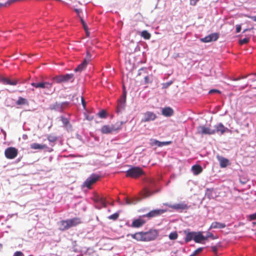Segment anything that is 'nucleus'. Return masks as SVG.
Listing matches in <instances>:
<instances>
[{
	"instance_id": "nucleus-60",
	"label": "nucleus",
	"mask_w": 256,
	"mask_h": 256,
	"mask_svg": "<svg viewBox=\"0 0 256 256\" xmlns=\"http://www.w3.org/2000/svg\"><path fill=\"white\" fill-rule=\"evenodd\" d=\"M248 86V84H246V86L244 87V88L246 86Z\"/></svg>"
},
{
	"instance_id": "nucleus-43",
	"label": "nucleus",
	"mask_w": 256,
	"mask_h": 256,
	"mask_svg": "<svg viewBox=\"0 0 256 256\" xmlns=\"http://www.w3.org/2000/svg\"><path fill=\"white\" fill-rule=\"evenodd\" d=\"M80 21L84 30H86V28H88L86 26V22H84V20L82 18H80Z\"/></svg>"
},
{
	"instance_id": "nucleus-35",
	"label": "nucleus",
	"mask_w": 256,
	"mask_h": 256,
	"mask_svg": "<svg viewBox=\"0 0 256 256\" xmlns=\"http://www.w3.org/2000/svg\"><path fill=\"white\" fill-rule=\"evenodd\" d=\"M151 141V145L152 146H156L158 147H161L160 142H159L158 140H152Z\"/></svg>"
},
{
	"instance_id": "nucleus-4",
	"label": "nucleus",
	"mask_w": 256,
	"mask_h": 256,
	"mask_svg": "<svg viewBox=\"0 0 256 256\" xmlns=\"http://www.w3.org/2000/svg\"><path fill=\"white\" fill-rule=\"evenodd\" d=\"M144 174L143 170L140 167L133 166L126 172V176L137 178Z\"/></svg>"
},
{
	"instance_id": "nucleus-40",
	"label": "nucleus",
	"mask_w": 256,
	"mask_h": 256,
	"mask_svg": "<svg viewBox=\"0 0 256 256\" xmlns=\"http://www.w3.org/2000/svg\"><path fill=\"white\" fill-rule=\"evenodd\" d=\"M144 82L145 84L152 83V80L150 78L149 76H146L144 77Z\"/></svg>"
},
{
	"instance_id": "nucleus-13",
	"label": "nucleus",
	"mask_w": 256,
	"mask_h": 256,
	"mask_svg": "<svg viewBox=\"0 0 256 256\" xmlns=\"http://www.w3.org/2000/svg\"><path fill=\"white\" fill-rule=\"evenodd\" d=\"M100 176L94 174H92L84 182V186L88 188H91V186L94 184L99 179Z\"/></svg>"
},
{
	"instance_id": "nucleus-15",
	"label": "nucleus",
	"mask_w": 256,
	"mask_h": 256,
	"mask_svg": "<svg viewBox=\"0 0 256 256\" xmlns=\"http://www.w3.org/2000/svg\"><path fill=\"white\" fill-rule=\"evenodd\" d=\"M218 38V34L216 32L211 34L210 35L201 38L200 40L203 42H208L212 41H216Z\"/></svg>"
},
{
	"instance_id": "nucleus-45",
	"label": "nucleus",
	"mask_w": 256,
	"mask_h": 256,
	"mask_svg": "<svg viewBox=\"0 0 256 256\" xmlns=\"http://www.w3.org/2000/svg\"><path fill=\"white\" fill-rule=\"evenodd\" d=\"M171 143H172L171 141L160 142L161 147L170 144Z\"/></svg>"
},
{
	"instance_id": "nucleus-56",
	"label": "nucleus",
	"mask_w": 256,
	"mask_h": 256,
	"mask_svg": "<svg viewBox=\"0 0 256 256\" xmlns=\"http://www.w3.org/2000/svg\"><path fill=\"white\" fill-rule=\"evenodd\" d=\"M84 30L86 31V36H90V32L88 31V28H86V29Z\"/></svg>"
},
{
	"instance_id": "nucleus-41",
	"label": "nucleus",
	"mask_w": 256,
	"mask_h": 256,
	"mask_svg": "<svg viewBox=\"0 0 256 256\" xmlns=\"http://www.w3.org/2000/svg\"><path fill=\"white\" fill-rule=\"evenodd\" d=\"M124 98V104H125L126 102V92H125V91L124 92L122 96L120 98L119 100H118V101L123 102Z\"/></svg>"
},
{
	"instance_id": "nucleus-1",
	"label": "nucleus",
	"mask_w": 256,
	"mask_h": 256,
	"mask_svg": "<svg viewBox=\"0 0 256 256\" xmlns=\"http://www.w3.org/2000/svg\"><path fill=\"white\" fill-rule=\"evenodd\" d=\"M82 223V220L80 218H74L71 219L63 220L60 221V230H68L70 228L76 226Z\"/></svg>"
},
{
	"instance_id": "nucleus-5",
	"label": "nucleus",
	"mask_w": 256,
	"mask_h": 256,
	"mask_svg": "<svg viewBox=\"0 0 256 256\" xmlns=\"http://www.w3.org/2000/svg\"><path fill=\"white\" fill-rule=\"evenodd\" d=\"M164 205L180 212H182L184 211L186 212L190 207V206L184 202L174 204L165 203L164 204Z\"/></svg>"
},
{
	"instance_id": "nucleus-61",
	"label": "nucleus",
	"mask_w": 256,
	"mask_h": 256,
	"mask_svg": "<svg viewBox=\"0 0 256 256\" xmlns=\"http://www.w3.org/2000/svg\"><path fill=\"white\" fill-rule=\"evenodd\" d=\"M254 224H256V222H255Z\"/></svg>"
},
{
	"instance_id": "nucleus-29",
	"label": "nucleus",
	"mask_w": 256,
	"mask_h": 256,
	"mask_svg": "<svg viewBox=\"0 0 256 256\" xmlns=\"http://www.w3.org/2000/svg\"><path fill=\"white\" fill-rule=\"evenodd\" d=\"M141 36L145 40H149L150 38L151 34L147 30H143L141 32Z\"/></svg>"
},
{
	"instance_id": "nucleus-57",
	"label": "nucleus",
	"mask_w": 256,
	"mask_h": 256,
	"mask_svg": "<svg viewBox=\"0 0 256 256\" xmlns=\"http://www.w3.org/2000/svg\"><path fill=\"white\" fill-rule=\"evenodd\" d=\"M16 0H10L8 3V4H10L12 2H16Z\"/></svg>"
},
{
	"instance_id": "nucleus-6",
	"label": "nucleus",
	"mask_w": 256,
	"mask_h": 256,
	"mask_svg": "<svg viewBox=\"0 0 256 256\" xmlns=\"http://www.w3.org/2000/svg\"><path fill=\"white\" fill-rule=\"evenodd\" d=\"M18 154V150L14 147H9L4 151L5 156L10 160L14 159Z\"/></svg>"
},
{
	"instance_id": "nucleus-37",
	"label": "nucleus",
	"mask_w": 256,
	"mask_h": 256,
	"mask_svg": "<svg viewBox=\"0 0 256 256\" xmlns=\"http://www.w3.org/2000/svg\"><path fill=\"white\" fill-rule=\"evenodd\" d=\"M212 190H206V196L208 197V198H214V196H212Z\"/></svg>"
},
{
	"instance_id": "nucleus-32",
	"label": "nucleus",
	"mask_w": 256,
	"mask_h": 256,
	"mask_svg": "<svg viewBox=\"0 0 256 256\" xmlns=\"http://www.w3.org/2000/svg\"><path fill=\"white\" fill-rule=\"evenodd\" d=\"M100 202H98L102 206L106 208V198L104 197L101 196L100 199L99 200Z\"/></svg>"
},
{
	"instance_id": "nucleus-34",
	"label": "nucleus",
	"mask_w": 256,
	"mask_h": 256,
	"mask_svg": "<svg viewBox=\"0 0 256 256\" xmlns=\"http://www.w3.org/2000/svg\"><path fill=\"white\" fill-rule=\"evenodd\" d=\"M204 250V248H199L196 250L194 252L190 255V256H196L200 252H201Z\"/></svg>"
},
{
	"instance_id": "nucleus-23",
	"label": "nucleus",
	"mask_w": 256,
	"mask_h": 256,
	"mask_svg": "<svg viewBox=\"0 0 256 256\" xmlns=\"http://www.w3.org/2000/svg\"><path fill=\"white\" fill-rule=\"evenodd\" d=\"M184 233L186 234V236L184 240L186 242H188L192 240H194L195 232H187L186 230H185Z\"/></svg>"
},
{
	"instance_id": "nucleus-12",
	"label": "nucleus",
	"mask_w": 256,
	"mask_h": 256,
	"mask_svg": "<svg viewBox=\"0 0 256 256\" xmlns=\"http://www.w3.org/2000/svg\"><path fill=\"white\" fill-rule=\"evenodd\" d=\"M158 236V232L156 230H150L144 232L145 242L154 240Z\"/></svg>"
},
{
	"instance_id": "nucleus-30",
	"label": "nucleus",
	"mask_w": 256,
	"mask_h": 256,
	"mask_svg": "<svg viewBox=\"0 0 256 256\" xmlns=\"http://www.w3.org/2000/svg\"><path fill=\"white\" fill-rule=\"evenodd\" d=\"M47 138L50 142H55L58 139L56 136L52 134L48 135L47 137Z\"/></svg>"
},
{
	"instance_id": "nucleus-22",
	"label": "nucleus",
	"mask_w": 256,
	"mask_h": 256,
	"mask_svg": "<svg viewBox=\"0 0 256 256\" xmlns=\"http://www.w3.org/2000/svg\"><path fill=\"white\" fill-rule=\"evenodd\" d=\"M162 114L166 116H170L174 114L173 110L170 107H166L162 110Z\"/></svg>"
},
{
	"instance_id": "nucleus-50",
	"label": "nucleus",
	"mask_w": 256,
	"mask_h": 256,
	"mask_svg": "<svg viewBox=\"0 0 256 256\" xmlns=\"http://www.w3.org/2000/svg\"><path fill=\"white\" fill-rule=\"evenodd\" d=\"M205 238H206V240L208 238H212V239H214V234L212 233L209 232L208 234L206 236H205Z\"/></svg>"
},
{
	"instance_id": "nucleus-16",
	"label": "nucleus",
	"mask_w": 256,
	"mask_h": 256,
	"mask_svg": "<svg viewBox=\"0 0 256 256\" xmlns=\"http://www.w3.org/2000/svg\"><path fill=\"white\" fill-rule=\"evenodd\" d=\"M167 212L166 210L160 209V210H154L150 211L148 213L146 214V216L148 218H153L160 216L164 213Z\"/></svg>"
},
{
	"instance_id": "nucleus-26",
	"label": "nucleus",
	"mask_w": 256,
	"mask_h": 256,
	"mask_svg": "<svg viewBox=\"0 0 256 256\" xmlns=\"http://www.w3.org/2000/svg\"><path fill=\"white\" fill-rule=\"evenodd\" d=\"M193 174L196 176L201 173L202 171V166L200 165H194L192 168Z\"/></svg>"
},
{
	"instance_id": "nucleus-49",
	"label": "nucleus",
	"mask_w": 256,
	"mask_h": 256,
	"mask_svg": "<svg viewBox=\"0 0 256 256\" xmlns=\"http://www.w3.org/2000/svg\"><path fill=\"white\" fill-rule=\"evenodd\" d=\"M250 220H256V212L254 214H250Z\"/></svg>"
},
{
	"instance_id": "nucleus-39",
	"label": "nucleus",
	"mask_w": 256,
	"mask_h": 256,
	"mask_svg": "<svg viewBox=\"0 0 256 256\" xmlns=\"http://www.w3.org/2000/svg\"><path fill=\"white\" fill-rule=\"evenodd\" d=\"M61 120H62V123L65 126H66L69 123V121H68V119L67 118H66L64 117V116H62L61 117Z\"/></svg>"
},
{
	"instance_id": "nucleus-25",
	"label": "nucleus",
	"mask_w": 256,
	"mask_h": 256,
	"mask_svg": "<svg viewBox=\"0 0 256 256\" xmlns=\"http://www.w3.org/2000/svg\"><path fill=\"white\" fill-rule=\"evenodd\" d=\"M30 148L33 150H43L47 148L46 144H40L38 143H33L30 144Z\"/></svg>"
},
{
	"instance_id": "nucleus-44",
	"label": "nucleus",
	"mask_w": 256,
	"mask_h": 256,
	"mask_svg": "<svg viewBox=\"0 0 256 256\" xmlns=\"http://www.w3.org/2000/svg\"><path fill=\"white\" fill-rule=\"evenodd\" d=\"M144 196L146 198V197L150 196L151 194H150V192H149L148 190H144Z\"/></svg>"
},
{
	"instance_id": "nucleus-55",
	"label": "nucleus",
	"mask_w": 256,
	"mask_h": 256,
	"mask_svg": "<svg viewBox=\"0 0 256 256\" xmlns=\"http://www.w3.org/2000/svg\"><path fill=\"white\" fill-rule=\"evenodd\" d=\"M74 11L76 12V14L78 15L81 12V10L78 8H75Z\"/></svg>"
},
{
	"instance_id": "nucleus-47",
	"label": "nucleus",
	"mask_w": 256,
	"mask_h": 256,
	"mask_svg": "<svg viewBox=\"0 0 256 256\" xmlns=\"http://www.w3.org/2000/svg\"><path fill=\"white\" fill-rule=\"evenodd\" d=\"M199 0H190V4L192 6H195Z\"/></svg>"
},
{
	"instance_id": "nucleus-36",
	"label": "nucleus",
	"mask_w": 256,
	"mask_h": 256,
	"mask_svg": "<svg viewBox=\"0 0 256 256\" xmlns=\"http://www.w3.org/2000/svg\"><path fill=\"white\" fill-rule=\"evenodd\" d=\"M98 115L100 118H106V112L104 110H102L100 111L98 114Z\"/></svg>"
},
{
	"instance_id": "nucleus-24",
	"label": "nucleus",
	"mask_w": 256,
	"mask_h": 256,
	"mask_svg": "<svg viewBox=\"0 0 256 256\" xmlns=\"http://www.w3.org/2000/svg\"><path fill=\"white\" fill-rule=\"evenodd\" d=\"M226 226V225L224 223L215 222H212L210 225V228H223Z\"/></svg>"
},
{
	"instance_id": "nucleus-51",
	"label": "nucleus",
	"mask_w": 256,
	"mask_h": 256,
	"mask_svg": "<svg viewBox=\"0 0 256 256\" xmlns=\"http://www.w3.org/2000/svg\"><path fill=\"white\" fill-rule=\"evenodd\" d=\"M241 30V26H236V32L237 33L240 32Z\"/></svg>"
},
{
	"instance_id": "nucleus-28",
	"label": "nucleus",
	"mask_w": 256,
	"mask_h": 256,
	"mask_svg": "<svg viewBox=\"0 0 256 256\" xmlns=\"http://www.w3.org/2000/svg\"><path fill=\"white\" fill-rule=\"evenodd\" d=\"M28 101L26 99L23 98L21 96L19 97L17 101L16 102V104L18 106L24 105V104H28Z\"/></svg>"
},
{
	"instance_id": "nucleus-52",
	"label": "nucleus",
	"mask_w": 256,
	"mask_h": 256,
	"mask_svg": "<svg viewBox=\"0 0 256 256\" xmlns=\"http://www.w3.org/2000/svg\"><path fill=\"white\" fill-rule=\"evenodd\" d=\"M82 104L84 108H85L86 106V102H85L83 98V97H82Z\"/></svg>"
},
{
	"instance_id": "nucleus-2",
	"label": "nucleus",
	"mask_w": 256,
	"mask_h": 256,
	"mask_svg": "<svg viewBox=\"0 0 256 256\" xmlns=\"http://www.w3.org/2000/svg\"><path fill=\"white\" fill-rule=\"evenodd\" d=\"M122 128V122H117L114 124L104 125L101 128L102 134H108L120 130Z\"/></svg>"
},
{
	"instance_id": "nucleus-42",
	"label": "nucleus",
	"mask_w": 256,
	"mask_h": 256,
	"mask_svg": "<svg viewBox=\"0 0 256 256\" xmlns=\"http://www.w3.org/2000/svg\"><path fill=\"white\" fill-rule=\"evenodd\" d=\"M216 92L220 94V92L219 90H216V89H212L209 91L210 94H212L216 93Z\"/></svg>"
},
{
	"instance_id": "nucleus-11",
	"label": "nucleus",
	"mask_w": 256,
	"mask_h": 256,
	"mask_svg": "<svg viewBox=\"0 0 256 256\" xmlns=\"http://www.w3.org/2000/svg\"><path fill=\"white\" fill-rule=\"evenodd\" d=\"M197 132L200 134H208L214 135V131L213 129L210 128L206 127L204 126H199L197 128Z\"/></svg>"
},
{
	"instance_id": "nucleus-14",
	"label": "nucleus",
	"mask_w": 256,
	"mask_h": 256,
	"mask_svg": "<svg viewBox=\"0 0 256 256\" xmlns=\"http://www.w3.org/2000/svg\"><path fill=\"white\" fill-rule=\"evenodd\" d=\"M213 130L214 131V134H218L220 135H222L225 132H230L229 129L225 127L222 123L215 125Z\"/></svg>"
},
{
	"instance_id": "nucleus-59",
	"label": "nucleus",
	"mask_w": 256,
	"mask_h": 256,
	"mask_svg": "<svg viewBox=\"0 0 256 256\" xmlns=\"http://www.w3.org/2000/svg\"><path fill=\"white\" fill-rule=\"evenodd\" d=\"M4 6V4H0V8L1 6Z\"/></svg>"
},
{
	"instance_id": "nucleus-27",
	"label": "nucleus",
	"mask_w": 256,
	"mask_h": 256,
	"mask_svg": "<svg viewBox=\"0 0 256 256\" xmlns=\"http://www.w3.org/2000/svg\"><path fill=\"white\" fill-rule=\"evenodd\" d=\"M125 106V104H124V99L123 102L122 101H118V106L116 108V112H121V111L124 110Z\"/></svg>"
},
{
	"instance_id": "nucleus-18",
	"label": "nucleus",
	"mask_w": 256,
	"mask_h": 256,
	"mask_svg": "<svg viewBox=\"0 0 256 256\" xmlns=\"http://www.w3.org/2000/svg\"><path fill=\"white\" fill-rule=\"evenodd\" d=\"M216 158L220 162V166L221 168H226L230 164L229 160L222 156L218 155Z\"/></svg>"
},
{
	"instance_id": "nucleus-3",
	"label": "nucleus",
	"mask_w": 256,
	"mask_h": 256,
	"mask_svg": "<svg viewBox=\"0 0 256 256\" xmlns=\"http://www.w3.org/2000/svg\"><path fill=\"white\" fill-rule=\"evenodd\" d=\"M53 81L56 83L72 82L74 80L73 74H68L56 76L53 78Z\"/></svg>"
},
{
	"instance_id": "nucleus-46",
	"label": "nucleus",
	"mask_w": 256,
	"mask_h": 256,
	"mask_svg": "<svg viewBox=\"0 0 256 256\" xmlns=\"http://www.w3.org/2000/svg\"><path fill=\"white\" fill-rule=\"evenodd\" d=\"M14 256H24V255L22 252L20 251H17L14 253Z\"/></svg>"
},
{
	"instance_id": "nucleus-33",
	"label": "nucleus",
	"mask_w": 256,
	"mask_h": 256,
	"mask_svg": "<svg viewBox=\"0 0 256 256\" xmlns=\"http://www.w3.org/2000/svg\"><path fill=\"white\" fill-rule=\"evenodd\" d=\"M169 238L171 240H174L178 238V234L176 232H171L169 234Z\"/></svg>"
},
{
	"instance_id": "nucleus-8",
	"label": "nucleus",
	"mask_w": 256,
	"mask_h": 256,
	"mask_svg": "<svg viewBox=\"0 0 256 256\" xmlns=\"http://www.w3.org/2000/svg\"><path fill=\"white\" fill-rule=\"evenodd\" d=\"M91 60V56L89 52H87L86 55V58L84 59L83 62L79 64L76 68H75L74 71L76 72H82L83 70L88 64V63Z\"/></svg>"
},
{
	"instance_id": "nucleus-58",
	"label": "nucleus",
	"mask_w": 256,
	"mask_h": 256,
	"mask_svg": "<svg viewBox=\"0 0 256 256\" xmlns=\"http://www.w3.org/2000/svg\"><path fill=\"white\" fill-rule=\"evenodd\" d=\"M251 19L254 21L256 22V16H252Z\"/></svg>"
},
{
	"instance_id": "nucleus-54",
	"label": "nucleus",
	"mask_w": 256,
	"mask_h": 256,
	"mask_svg": "<svg viewBox=\"0 0 256 256\" xmlns=\"http://www.w3.org/2000/svg\"><path fill=\"white\" fill-rule=\"evenodd\" d=\"M101 197L100 196H97L96 198H95V202H100V199Z\"/></svg>"
},
{
	"instance_id": "nucleus-21",
	"label": "nucleus",
	"mask_w": 256,
	"mask_h": 256,
	"mask_svg": "<svg viewBox=\"0 0 256 256\" xmlns=\"http://www.w3.org/2000/svg\"><path fill=\"white\" fill-rule=\"evenodd\" d=\"M18 80L16 79L12 80L8 78H2L1 79V82L4 84L15 86L18 84Z\"/></svg>"
},
{
	"instance_id": "nucleus-20",
	"label": "nucleus",
	"mask_w": 256,
	"mask_h": 256,
	"mask_svg": "<svg viewBox=\"0 0 256 256\" xmlns=\"http://www.w3.org/2000/svg\"><path fill=\"white\" fill-rule=\"evenodd\" d=\"M145 220L142 219H136L132 221L130 226L132 228H138L142 226L145 224Z\"/></svg>"
},
{
	"instance_id": "nucleus-53",
	"label": "nucleus",
	"mask_w": 256,
	"mask_h": 256,
	"mask_svg": "<svg viewBox=\"0 0 256 256\" xmlns=\"http://www.w3.org/2000/svg\"><path fill=\"white\" fill-rule=\"evenodd\" d=\"M126 204H132V202H131V200L128 198L126 199Z\"/></svg>"
},
{
	"instance_id": "nucleus-17",
	"label": "nucleus",
	"mask_w": 256,
	"mask_h": 256,
	"mask_svg": "<svg viewBox=\"0 0 256 256\" xmlns=\"http://www.w3.org/2000/svg\"><path fill=\"white\" fill-rule=\"evenodd\" d=\"M130 236L132 238H134L138 241L145 242L144 232H136L134 234H128L127 235V236Z\"/></svg>"
},
{
	"instance_id": "nucleus-48",
	"label": "nucleus",
	"mask_w": 256,
	"mask_h": 256,
	"mask_svg": "<svg viewBox=\"0 0 256 256\" xmlns=\"http://www.w3.org/2000/svg\"><path fill=\"white\" fill-rule=\"evenodd\" d=\"M212 251L215 254H217V251H218V248L216 246H212Z\"/></svg>"
},
{
	"instance_id": "nucleus-38",
	"label": "nucleus",
	"mask_w": 256,
	"mask_h": 256,
	"mask_svg": "<svg viewBox=\"0 0 256 256\" xmlns=\"http://www.w3.org/2000/svg\"><path fill=\"white\" fill-rule=\"evenodd\" d=\"M250 41V39L248 38H244L242 40H240L239 42H240V45H242V44H246L247 43H248Z\"/></svg>"
},
{
	"instance_id": "nucleus-9",
	"label": "nucleus",
	"mask_w": 256,
	"mask_h": 256,
	"mask_svg": "<svg viewBox=\"0 0 256 256\" xmlns=\"http://www.w3.org/2000/svg\"><path fill=\"white\" fill-rule=\"evenodd\" d=\"M156 118V114L152 112L148 111L142 114V122H149L154 120Z\"/></svg>"
},
{
	"instance_id": "nucleus-10",
	"label": "nucleus",
	"mask_w": 256,
	"mask_h": 256,
	"mask_svg": "<svg viewBox=\"0 0 256 256\" xmlns=\"http://www.w3.org/2000/svg\"><path fill=\"white\" fill-rule=\"evenodd\" d=\"M52 82H32L31 85L36 88H46L51 90L52 88Z\"/></svg>"
},
{
	"instance_id": "nucleus-19",
	"label": "nucleus",
	"mask_w": 256,
	"mask_h": 256,
	"mask_svg": "<svg viewBox=\"0 0 256 256\" xmlns=\"http://www.w3.org/2000/svg\"><path fill=\"white\" fill-rule=\"evenodd\" d=\"M206 240V238H205L204 236L202 234V232H195V235L194 237V241L196 243H202V241Z\"/></svg>"
},
{
	"instance_id": "nucleus-7",
	"label": "nucleus",
	"mask_w": 256,
	"mask_h": 256,
	"mask_svg": "<svg viewBox=\"0 0 256 256\" xmlns=\"http://www.w3.org/2000/svg\"><path fill=\"white\" fill-rule=\"evenodd\" d=\"M69 104V102H58L50 105V108L51 110H54L58 112H62L64 108L68 106Z\"/></svg>"
},
{
	"instance_id": "nucleus-31",
	"label": "nucleus",
	"mask_w": 256,
	"mask_h": 256,
	"mask_svg": "<svg viewBox=\"0 0 256 256\" xmlns=\"http://www.w3.org/2000/svg\"><path fill=\"white\" fill-rule=\"evenodd\" d=\"M119 216V213L116 212L110 216H108V218L110 220H116Z\"/></svg>"
}]
</instances>
